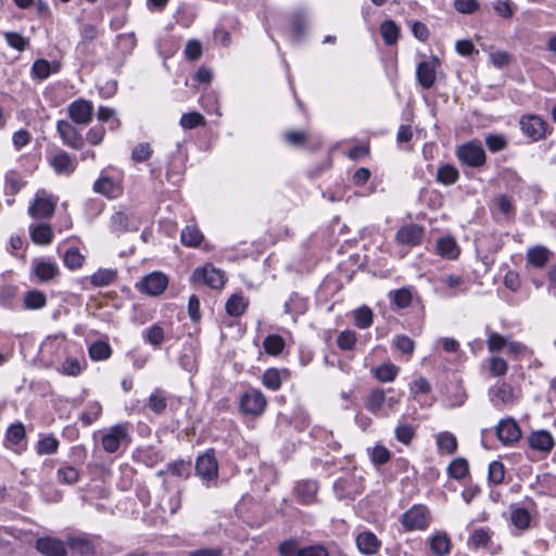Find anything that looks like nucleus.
Wrapping results in <instances>:
<instances>
[{
  "label": "nucleus",
  "mask_w": 556,
  "mask_h": 556,
  "mask_svg": "<svg viewBox=\"0 0 556 556\" xmlns=\"http://www.w3.org/2000/svg\"><path fill=\"white\" fill-rule=\"evenodd\" d=\"M521 132L532 142H538L546 138L551 134L548 124L539 115L527 114L519 119Z\"/></svg>",
  "instance_id": "nucleus-1"
},
{
  "label": "nucleus",
  "mask_w": 556,
  "mask_h": 556,
  "mask_svg": "<svg viewBox=\"0 0 556 556\" xmlns=\"http://www.w3.org/2000/svg\"><path fill=\"white\" fill-rule=\"evenodd\" d=\"M267 407V400L258 389H250L239 399L240 412L248 416L260 417Z\"/></svg>",
  "instance_id": "nucleus-2"
},
{
  "label": "nucleus",
  "mask_w": 556,
  "mask_h": 556,
  "mask_svg": "<svg viewBox=\"0 0 556 556\" xmlns=\"http://www.w3.org/2000/svg\"><path fill=\"white\" fill-rule=\"evenodd\" d=\"M131 438L128 424H117L112 426L102 437V447L106 453H116L122 445L128 446Z\"/></svg>",
  "instance_id": "nucleus-3"
},
{
  "label": "nucleus",
  "mask_w": 556,
  "mask_h": 556,
  "mask_svg": "<svg viewBox=\"0 0 556 556\" xmlns=\"http://www.w3.org/2000/svg\"><path fill=\"white\" fill-rule=\"evenodd\" d=\"M458 160L469 167H482L486 161V154L479 141H469L460 144L456 150Z\"/></svg>",
  "instance_id": "nucleus-4"
},
{
  "label": "nucleus",
  "mask_w": 556,
  "mask_h": 556,
  "mask_svg": "<svg viewBox=\"0 0 556 556\" xmlns=\"http://www.w3.org/2000/svg\"><path fill=\"white\" fill-rule=\"evenodd\" d=\"M218 462L213 448L207 450L197 457L195 473L202 479L206 486L210 485V482L218 478Z\"/></svg>",
  "instance_id": "nucleus-5"
},
{
  "label": "nucleus",
  "mask_w": 556,
  "mask_h": 556,
  "mask_svg": "<svg viewBox=\"0 0 556 556\" xmlns=\"http://www.w3.org/2000/svg\"><path fill=\"white\" fill-rule=\"evenodd\" d=\"M191 279L194 283L205 285L212 289H220L226 282L224 271L212 265L195 268L192 273Z\"/></svg>",
  "instance_id": "nucleus-6"
},
{
  "label": "nucleus",
  "mask_w": 556,
  "mask_h": 556,
  "mask_svg": "<svg viewBox=\"0 0 556 556\" xmlns=\"http://www.w3.org/2000/svg\"><path fill=\"white\" fill-rule=\"evenodd\" d=\"M101 538L96 535L93 538L89 535L70 536L66 541L68 549L78 556H99L101 553L98 552L97 542Z\"/></svg>",
  "instance_id": "nucleus-7"
},
{
  "label": "nucleus",
  "mask_w": 556,
  "mask_h": 556,
  "mask_svg": "<svg viewBox=\"0 0 556 556\" xmlns=\"http://www.w3.org/2000/svg\"><path fill=\"white\" fill-rule=\"evenodd\" d=\"M490 401L497 409L511 407L518 402L514 388L506 382H498L489 392Z\"/></svg>",
  "instance_id": "nucleus-8"
},
{
  "label": "nucleus",
  "mask_w": 556,
  "mask_h": 556,
  "mask_svg": "<svg viewBox=\"0 0 556 556\" xmlns=\"http://www.w3.org/2000/svg\"><path fill=\"white\" fill-rule=\"evenodd\" d=\"M429 511L424 505H414L401 518L403 527L408 531L425 530L429 526Z\"/></svg>",
  "instance_id": "nucleus-9"
},
{
  "label": "nucleus",
  "mask_w": 556,
  "mask_h": 556,
  "mask_svg": "<svg viewBox=\"0 0 556 556\" xmlns=\"http://www.w3.org/2000/svg\"><path fill=\"white\" fill-rule=\"evenodd\" d=\"M31 275L39 282H50L60 276L58 264L48 257H36L31 261Z\"/></svg>",
  "instance_id": "nucleus-10"
},
{
  "label": "nucleus",
  "mask_w": 556,
  "mask_h": 556,
  "mask_svg": "<svg viewBox=\"0 0 556 556\" xmlns=\"http://www.w3.org/2000/svg\"><path fill=\"white\" fill-rule=\"evenodd\" d=\"M56 131L63 143L74 150H81L85 146V139L80 131L71 122L60 119L56 123Z\"/></svg>",
  "instance_id": "nucleus-11"
},
{
  "label": "nucleus",
  "mask_w": 556,
  "mask_h": 556,
  "mask_svg": "<svg viewBox=\"0 0 556 556\" xmlns=\"http://www.w3.org/2000/svg\"><path fill=\"white\" fill-rule=\"evenodd\" d=\"M496 435L503 445H511L521 439V429L513 417H506L498 421Z\"/></svg>",
  "instance_id": "nucleus-12"
},
{
  "label": "nucleus",
  "mask_w": 556,
  "mask_h": 556,
  "mask_svg": "<svg viewBox=\"0 0 556 556\" xmlns=\"http://www.w3.org/2000/svg\"><path fill=\"white\" fill-rule=\"evenodd\" d=\"M439 65L440 60L437 56H431L429 60L418 63L416 79L424 89H430L434 85Z\"/></svg>",
  "instance_id": "nucleus-13"
},
{
  "label": "nucleus",
  "mask_w": 556,
  "mask_h": 556,
  "mask_svg": "<svg viewBox=\"0 0 556 556\" xmlns=\"http://www.w3.org/2000/svg\"><path fill=\"white\" fill-rule=\"evenodd\" d=\"M93 104L91 101L78 99L71 102L67 106L68 116L73 123L87 125L93 117Z\"/></svg>",
  "instance_id": "nucleus-14"
},
{
  "label": "nucleus",
  "mask_w": 556,
  "mask_h": 556,
  "mask_svg": "<svg viewBox=\"0 0 556 556\" xmlns=\"http://www.w3.org/2000/svg\"><path fill=\"white\" fill-rule=\"evenodd\" d=\"M167 286V276L163 273L154 271L143 277L139 285V289L148 295L157 296L165 291Z\"/></svg>",
  "instance_id": "nucleus-15"
},
{
  "label": "nucleus",
  "mask_w": 556,
  "mask_h": 556,
  "mask_svg": "<svg viewBox=\"0 0 556 556\" xmlns=\"http://www.w3.org/2000/svg\"><path fill=\"white\" fill-rule=\"evenodd\" d=\"M56 202L47 197L45 191H39L36 194L34 202L28 207V213L33 218H45L53 215Z\"/></svg>",
  "instance_id": "nucleus-16"
},
{
  "label": "nucleus",
  "mask_w": 556,
  "mask_h": 556,
  "mask_svg": "<svg viewBox=\"0 0 556 556\" xmlns=\"http://www.w3.org/2000/svg\"><path fill=\"white\" fill-rule=\"evenodd\" d=\"M35 548L42 556H66L67 544L62 540L52 536H43L37 539Z\"/></svg>",
  "instance_id": "nucleus-17"
},
{
  "label": "nucleus",
  "mask_w": 556,
  "mask_h": 556,
  "mask_svg": "<svg viewBox=\"0 0 556 556\" xmlns=\"http://www.w3.org/2000/svg\"><path fill=\"white\" fill-rule=\"evenodd\" d=\"M422 237H424V228L418 225L410 224V225L401 227L397 230V232L395 235V240L400 244L416 247V245L420 244Z\"/></svg>",
  "instance_id": "nucleus-18"
},
{
  "label": "nucleus",
  "mask_w": 556,
  "mask_h": 556,
  "mask_svg": "<svg viewBox=\"0 0 556 556\" xmlns=\"http://www.w3.org/2000/svg\"><path fill=\"white\" fill-rule=\"evenodd\" d=\"M50 165L58 175L70 176L76 169L75 160L63 150L51 157Z\"/></svg>",
  "instance_id": "nucleus-19"
},
{
  "label": "nucleus",
  "mask_w": 556,
  "mask_h": 556,
  "mask_svg": "<svg viewBox=\"0 0 556 556\" xmlns=\"http://www.w3.org/2000/svg\"><path fill=\"white\" fill-rule=\"evenodd\" d=\"M528 444L534 451L548 453L553 450L555 443L547 430H538L529 434Z\"/></svg>",
  "instance_id": "nucleus-20"
},
{
  "label": "nucleus",
  "mask_w": 556,
  "mask_h": 556,
  "mask_svg": "<svg viewBox=\"0 0 556 556\" xmlns=\"http://www.w3.org/2000/svg\"><path fill=\"white\" fill-rule=\"evenodd\" d=\"M356 545L362 554L374 555L379 551L381 542L375 533L364 531L356 536Z\"/></svg>",
  "instance_id": "nucleus-21"
},
{
  "label": "nucleus",
  "mask_w": 556,
  "mask_h": 556,
  "mask_svg": "<svg viewBox=\"0 0 556 556\" xmlns=\"http://www.w3.org/2000/svg\"><path fill=\"white\" fill-rule=\"evenodd\" d=\"M553 253L544 245H535L528 249L526 258L527 264L535 268H542L551 260Z\"/></svg>",
  "instance_id": "nucleus-22"
},
{
  "label": "nucleus",
  "mask_w": 556,
  "mask_h": 556,
  "mask_svg": "<svg viewBox=\"0 0 556 556\" xmlns=\"http://www.w3.org/2000/svg\"><path fill=\"white\" fill-rule=\"evenodd\" d=\"M318 484L314 480L299 481L294 488L298 500L303 504H311L315 501Z\"/></svg>",
  "instance_id": "nucleus-23"
},
{
  "label": "nucleus",
  "mask_w": 556,
  "mask_h": 556,
  "mask_svg": "<svg viewBox=\"0 0 556 556\" xmlns=\"http://www.w3.org/2000/svg\"><path fill=\"white\" fill-rule=\"evenodd\" d=\"M288 376L289 371L287 369L268 368L262 376V382L267 389L277 391L280 389L282 380Z\"/></svg>",
  "instance_id": "nucleus-24"
},
{
  "label": "nucleus",
  "mask_w": 556,
  "mask_h": 556,
  "mask_svg": "<svg viewBox=\"0 0 556 556\" xmlns=\"http://www.w3.org/2000/svg\"><path fill=\"white\" fill-rule=\"evenodd\" d=\"M191 464L190 462H185L182 459L175 460L167 464L165 469L159 470L156 472L157 477H164L165 475H170L177 478L187 479L190 476Z\"/></svg>",
  "instance_id": "nucleus-25"
},
{
  "label": "nucleus",
  "mask_w": 556,
  "mask_h": 556,
  "mask_svg": "<svg viewBox=\"0 0 556 556\" xmlns=\"http://www.w3.org/2000/svg\"><path fill=\"white\" fill-rule=\"evenodd\" d=\"M110 227L116 235H121L129 230H137V227L132 225L130 217L124 212H116L111 216Z\"/></svg>",
  "instance_id": "nucleus-26"
},
{
  "label": "nucleus",
  "mask_w": 556,
  "mask_h": 556,
  "mask_svg": "<svg viewBox=\"0 0 556 556\" xmlns=\"http://www.w3.org/2000/svg\"><path fill=\"white\" fill-rule=\"evenodd\" d=\"M117 278V270L113 268H100L90 277V283L96 288L106 287Z\"/></svg>",
  "instance_id": "nucleus-27"
},
{
  "label": "nucleus",
  "mask_w": 556,
  "mask_h": 556,
  "mask_svg": "<svg viewBox=\"0 0 556 556\" xmlns=\"http://www.w3.org/2000/svg\"><path fill=\"white\" fill-rule=\"evenodd\" d=\"M147 406L156 415H161L167 407V396L164 390L156 388L150 394Z\"/></svg>",
  "instance_id": "nucleus-28"
},
{
  "label": "nucleus",
  "mask_w": 556,
  "mask_h": 556,
  "mask_svg": "<svg viewBox=\"0 0 556 556\" xmlns=\"http://www.w3.org/2000/svg\"><path fill=\"white\" fill-rule=\"evenodd\" d=\"M142 338L146 343L160 349L165 340V331L159 324H153L143 331Z\"/></svg>",
  "instance_id": "nucleus-29"
},
{
  "label": "nucleus",
  "mask_w": 556,
  "mask_h": 556,
  "mask_svg": "<svg viewBox=\"0 0 556 556\" xmlns=\"http://www.w3.org/2000/svg\"><path fill=\"white\" fill-rule=\"evenodd\" d=\"M438 254L445 258L454 260L459 254V249L456 241L451 237H444L437 242Z\"/></svg>",
  "instance_id": "nucleus-30"
},
{
  "label": "nucleus",
  "mask_w": 556,
  "mask_h": 556,
  "mask_svg": "<svg viewBox=\"0 0 556 556\" xmlns=\"http://www.w3.org/2000/svg\"><path fill=\"white\" fill-rule=\"evenodd\" d=\"M30 237L36 244L46 245L52 241L53 232L49 225L39 224L30 227Z\"/></svg>",
  "instance_id": "nucleus-31"
},
{
  "label": "nucleus",
  "mask_w": 556,
  "mask_h": 556,
  "mask_svg": "<svg viewBox=\"0 0 556 556\" xmlns=\"http://www.w3.org/2000/svg\"><path fill=\"white\" fill-rule=\"evenodd\" d=\"M437 445L439 452L446 454L456 453L458 446L456 437L448 431L440 432L437 435Z\"/></svg>",
  "instance_id": "nucleus-32"
},
{
  "label": "nucleus",
  "mask_w": 556,
  "mask_h": 556,
  "mask_svg": "<svg viewBox=\"0 0 556 556\" xmlns=\"http://www.w3.org/2000/svg\"><path fill=\"white\" fill-rule=\"evenodd\" d=\"M430 549L435 556H445L450 553L451 541L445 533H437L430 539Z\"/></svg>",
  "instance_id": "nucleus-33"
},
{
  "label": "nucleus",
  "mask_w": 556,
  "mask_h": 556,
  "mask_svg": "<svg viewBox=\"0 0 556 556\" xmlns=\"http://www.w3.org/2000/svg\"><path fill=\"white\" fill-rule=\"evenodd\" d=\"M80 478L79 470L72 465H63L56 471V480L62 484H75Z\"/></svg>",
  "instance_id": "nucleus-34"
},
{
  "label": "nucleus",
  "mask_w": 556,
  "mask_h": 556,
  "mask_svg": "<svg viewBox=\"0 0 556 556\" xmlns=\"http://www.w3.org/2000/svg\"><path fill=\"white\" fill-rule=\"evenodd\" d=\"M23 302L26 309H40L46 306L47 298L42 291L29 290L25 293Z\"/></svg>",
  "instance_id": "nucleus-35"
},
{
  "label": "nucleus",
  "mask_w": 556,
  "mask_h": 556,
  "mask_svg": "<svg viewBox=\"0 0 556 556\" xmlns=\"http://www.w3.org/2000/svg\"><path fill=\"white\" fill-rule=\"evenodd\" d=\"M459 178L458 169L451 164H444L438 168L437 180L445 186L455 184Z\"/></svg>",
  "instance_id": "nucleus-36"
},
{
  "label": "nucleus",
  "mask_w": 556,
  "mask_h": 556,
  "mask_svg": "<svg viewBox=\"0 0 556 556\" xmlns=\"http://www.w3.org/2000/svg\"><path fill=\"white\" fill-rule=\"evenodd\" d=\"M248 307V301L241 294H232L226 302V312L228 315L241 316Z\"/></svg>",
  "instance_id": "nucleus-37"
},
{
  "label": "nucleus",
  "mask_w": 556,
  "mask_h": 556,
  "mask_svg": "<svg viewBox=\"0 0 556 556\" xmlns=\"http://www.w3.org/2000/svg\"><path fill=\"white\" fill-rule=\"evenodd\" d=\"M447 473L455 480L464 479L469 473V465L467 459L463 457L453 459L447 467Z\"/></svg>",
  "instance_id": "nucleus-38"
},
{
  "label": "nucleus",
  "mask_w": 556,
  "mask_h": 556,
  "mask_svg": "<svg viewBox=\"0 0 556 556\" xmlns=\"http://www.w3.org/2000/svg\"><path fill=\"white\" fill-rule=\"evenodd\" d=\"M380 33L384 43L387 46H392L399 39L400 28L393 21L387 20L381 24Z\"/></svg>",
  "instance_id": "nucleus-39"
},
{
  "label": "nucleus",
  "mask_w": 556,
  "mask_h": 556,
  "mask_svg": "<svg viewBox=\"0 0 556 556\" xmlns=\"http://www.w3.org/2000/svg\"><path fill=\"white\" fill-rule=\"evenodd\" d=\"M63 263L68 269H78L85 263V255L80 253L78 248H68L63 255Z\"/></svg>",
  "instance_id": "nucleus-40"
},
{
  "label": "nucleus",
  "mask_w": 556,
  "mask_h": 556,
  "mask_svg": "<svg viewBox=\"0 0 556 556\" xmlns=\"http://www.w3.org/2000/svg\"><path fill=\"white\" fill-rule=\"evenodd\" d=\"M59 444L60 443L54 435L48 434V435L41 437L38 440L37 445H36V452L39 455H51V454L56 453V451L59 448Z\"/></svg>",
  "instance_id": "nucleus-41"
},
{
  "label": "nucleus",
  "mask_w": 556,
  "mask_h": 556,
  "mask_svg": "<svg viewBox=\"0 0 556 556\" xmlns=\"http://www.w3.org/2000/svg\"><path fill=\"white\" fill-rule=\"evenodd\" d=\"M180 240L186 247H197L202 242L203 235L195 226H187L181 230Z\"/></svg>",
  "instance_id": "nucleus-42"
},
{
  "label": "nucleus",
  "mask_w": 556,
  "mask_h": 556,
  "mask_svg": "<svg viewBox=\"0 0 556 556\" xmlns=\"http://www.w3.org/2000/svg\"><path fill=\"white\" fill-rule=\"evenodd\" d=\"M111 354L112 349L105 341H96L89 346V356L93 361L108 359Z\"/></svg>",
  "instance_id": "nucleus-43"
},
{
  "label": "nucleus",
  "mask_w": 556,
  "mask_h": 556,
  "mask_svg": "<svg viewBox=\"0 0 556 556\" xmlns=\"http://www.w3.org/2000/svg\"><path fill=\"white\" fill-rule=\"evenodd\" d=\"M370 462L375 466L386 465L391 458V452L383 445L377 444L372 448H368Z\"/></svg>",
  "instance_id": "nucleus-44"
},
{
  "label": "nucleus",
  "mask_w": 556,
  "mask_h": 556,
  "mask_svg": "<svg viewBox=\"0 0 556 556\" xmlns=\"http://www.w3.org/2000/svg\"><path fill=\"white\" fill-rule=\"evenodd\" d=\"M491 533L489 528L476 529L468 539L469 546L475 548L485 547L491 540Z\"/></svg>",
  "instance_id": "nucleus-45"
},
{
  "label": "nucleus",
  "mask_w": 556,
  "mask_h": 556,
  "mask_svg": "<svg viewBox=\"0 0 556 556\" xmlns=\"http://www.w3.org/2000/svg\"><path fill=\"white\" fill-rule=\"evenodd\" d=\"M485 332L488 334L486 346L491 353L500 352L503 348L506 346L508 339L504 336L492 331L489 326L485 327Z\"/></svg>",
  "instance_id": "nucleus-46"
},
{
  "label": "nucleus",
  "mask_w": 556,
  "mask_h": 556,
  "mask_svg": "<svg viewBox=\"0 0 556 556\" xmlns=\"http://www.w3.org/2000/svg\"><path fill=\"white\" fill-rule=\"evenodd\" d=\"M386 403V393L382 389H375L368 395L366 408L372 414H378L382 405Z\"/></svg>",
  "instance_id": "nucleus-47"
},
{
  "label": "nucleus",
  "mask_w": 556,
  "mask_h": 556,
  "mask_svg": "<svg viewBox=\"0 0 556 556\" xmlns=\"http://www.w3.org/2000/svg\"><path fill=\"white\" fill-rule=\"evenodd\" d=\"M510 520L516 528L525 530L530 526V513L523 507L513 508L510 513Z\"/></svg>",
  "instance_id": "nucleus-48"
},
{
  "label": "nucleus",
  "mask_w": 556,
  "mask_h": 556,
  "mask_svg": "<svg viewBox=\"0 0 556 556\" xmlns=\"http://www.w3.org/2000/svg\"><path fill=\"white\" fill-rule=\"evenodd\" d=\"M485 146L490 152L497 153L507 148L508 140L502 134H488L485 136Z\"/></svg>",
  "instance_id": "nucleus-49"
},
{
  "label": "nucleus",
  "mask_w": 556,
  "mask_h": 556,
  "mask_svg": "<svg viewBox=\"0 0 556 556\" xmlns=\"http://www.w3.org/2000/svg\"><path fill=\"white\" fill-rule=\"evenodd\" d=\"M264 350L267 354L278 355L285 349V340L277 334H269L263 341Z\"/></svg>",
  "instance_id": "nucleus-50"
},
{
  "label": "nucleus",
  "mask_w": 556,
  "mask_h": 556,
  "mask_svg": "<svg viewBox=\"0 0 556 556\" xmlns=\"http://www.w3.org/2000/svg\"><path fill=\"white\" fill-rule=\"evenodd\" d=\"M394 435L399 442L409 445L416 435V431L409 424H399L394 429Z\"/></svg>",
  "instance_id": "nucleus-51"
},
{
  "label": "nucleus",
  "mask_w": 556,
  "mask_h": 556,
  "mask_svg": "<svg viewBox=\"0 0 556 556\" xmlns=\"http://www.w3.org/2000/svg\"><path fill=\"white\" fill-rule=\"evenodd\" d=\"M354 324L359 329H367L372 324V311L368 306H362L354 311Z\"/></svg>",
  "instance_id": "nucleus-52"
},
{
  "label": "nucleus",
  "mask_w": 556,
  "mask_h": 556,
  "mask_svg": "<svg viewBox=\"0 0 556 556\" xmlns=\"http://www.w3.org/2000/svg\"><path fill=\"white\" fill-rule=\"evenodd\" d=\"M375 377L381 382H391L395 379L399 367L393 364H383L375 369Z\"/></svg>",
  "instance_id": "nucleus-53"
},
{
  "label": "nucleus",
  "mask_w": 556,
  "mask_h": 556,
  "mask_svg": "<svg viewBox=\"0 0 556 556\" xmlns=\"http://www.w3.org/2000/svg\"><path fill=\"white\" fill-rule=\"evenodd\" d=\"M390 299L399 308H406L412 303V292L407 288H401L389 293Z\"/></svg>",
  "instance_id": "nucleus-54"
},
{
  "label": "nucleus",
  "mask_w": 556,
  "mask_h": 556,
  "mask_svg": "<svg viewBox=\"0 0 556 556\" xmlns=\"http://www.w3.org/2000/svg\"><path fill=\"white\" fill-rule=\"evenodd\" d=\"M52 73L51 64L48 60L38 59L31 65V75L33 77L45 80Z\"/></svg>",
  "instance_id": "nucleus-55"
},
{
  "label": "nucleus",
  "mask_w": 556,
  "mask_h": 556,
  "mask_svg": "<svg viewBox=\"0 0 556 556\" xmlns=\"http://www.w3.org/2000/svg\"><path fill=\"white\" fill-rule=\"evenodd\" d=\"M102 413V406L98 402L89 403L86 410L80 416V421L85 426H90L94 422Z\"/></svg>",
  "instance_id": "nucleus-56"
},
{
  "label": "nucleus",
  "mask_w": 556,
  "mask_h": 556,
  "mask_svg": "<svg viewBox=\"0 0 556 556\" xmlns=\"http://www.w3.org/2000/svg\"><path fill=\"white\" fill-rule=\"evenodd\" d=\"M205 118L198 112H190L182 114L180 118V125L185 129H193L198 126L204 125Z\"/></svg>",
  "instance_id": "nucleus-57"
},
{
  "label": "nucleus",
  "mask_w": 556,
  "mask_h": 556,
  "mask_svg": "<svg viewBox=\"0 0 556 556\" xmlns=\"http://www.w3.org/2000/svg\"><path fill=\"white\" fill-rule=\"evenodd\" d=\"M4 38L7 43L17 51H24L29 46L28 39L15 31L5 33Z\"/></svg>",
  "instance_id": "nucleus-58"
},
{
  "label": "nucleus",
  "mask_w": 556,
  "mask_h": 556,
  "mask_svg": "<svg viewBox=\"0 0 556 556\" xmlns=\"http://www.w3.org/2000/svg\"><path fill=\"white\" fill-rule=\"evenodd\" d=\"M508 370L507 362L500 356H492L489 359V371L493 377H502Z\"/></svg>",
  "instance_id": "nucleus-59"
},
{
  "label": "nucleus",
  "mask_w": 556,
  "mask_h": 556,
  "mask_svg": "<svg viewBox=\"0 0 556 556\" xmlns=\"http://www.w3.org/2000/svg\"><path fill=\"white\" fill-rule=\"evenodd\" d=\"M153 150L148 142L137 144L131 151V159L136 163L146 162L152 155Z\"/></svg>",
  "instance_id": "nucleus-60"
},
{
  "label": "nucleus",
  "mask_w": 556,
  "mask_h": 556,
  "mask_svg": "<svg viewBox=\"0 0 556 556\" xmlns=\"http://www.w3.org/2000/svg\"><path fill=\"white\" fill-rule=\"evenodd\" d=\"M488 477L490 482L500 484L505 478V467L501 462L494 460L489 465Z\"/></svg>",
  "instance_id": "nucleus-61"
},
{
  "label": "nucleus",
  "mask_w": 556,
  "mask_h": 556,
  "mask_svg": "<svg viewBox=\"0 0 556 556\" xmlns=\"http://www.w3.org/2000/svg\"><path fill=\"white\" fill-rule=\"evenodd\" d=\"M25 435V427L21 422L11 425L7 431V440L14 445L21 443Z\"/></svg>",
  "instance_id": "nucleus-62"
},
{
  "label": "nucleus",
  "mask_w": 556,
  "mask_h": 556,
  "mask_svg": "<svg viewBox=\"0 0 556 556\" xmlns=\"http://www.w3.org/2000/svg\"><path fill=\"white\" fill-rule=\"evenodd\" d=\"M302 547L295 539L285 540L278 545L280 556H299Z\"/></svg>",
  "instance_id": "nucleus-63"
},
{
  "label": "nucleus",
  "mask_w": 556,
  "mask_h": 556,
  "mask_svg": "<svg viewBox=\"0 0 556 556\" xmlns=\"http://www.w3.org/2000/svg\"><path fill=\"white\" fill-rule=\"evenodd\" d=\"M356 343V333L353 330H344L337 338V344L341 350L350 351Z\"/></svg>",
  "instance_id": "nucleus-64"
}]
</instances>
